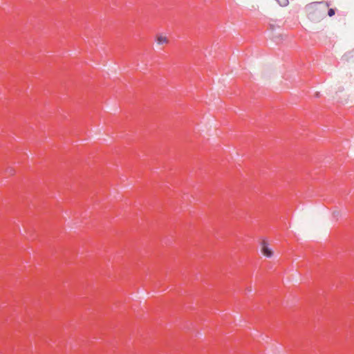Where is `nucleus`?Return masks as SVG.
I'll use <instances>...</instances> for the list:
<instances>
[{
	"mask_svg": "<svg viewBox=\"0 0 354 354\" xmlns=\"http://www.w3.org/2000/svg\"><path fill=\"white\" fill-rule=\"evenodd\" d=\"M281 6H288L289 1L288 0H275Z\"/></svg>",
	"mask_w": 354,
	"mask_h": 354,
	"instance_id": "39448f33",
	"label": "nucleus"
},
{
	"mask_svg": "<svg viewBox=\"0 0 354 354\" xmlns=\"http://www.w3.org/2000/svg\"><path fill=\"white\" fill-rule=\"evenodd\" d=\"M156 44L159 46L167 45L169 44V38L162 34H158L156 36Z\"/></svg>",
	"mask_w": 354,
	"mask_h": 354,
	"instance_id": "7ed1b4c3",
	"label": "nucleus"
},
{
	"mask_svg": "<svg viewBox=\"0 0 354 354\" xmlns=\"http://www.w3.org/2000/svg\"><path fill=\"white\" fill-rule=\"evenodd\" d=\"M327 11H328V15L329 17H332V16H333L335 15V10L333 8H328Z\"/></svg>",
	"mask_w": 354,
	"mask_h": 354,
	"instance_id": "0eeeda50",
	"label": "nucleus"
},
{
	"mask_svg": "<svg viewBox=\"0 0 354 354\" xmlns=\"http://www.w3.org/2000/svg\"><path fill=\"white\" fill-rule=\"evenodd\" d=\"M353 79L352 75L349 73H346L340 77V80L337 84V92H343L345 90H348L352 87Z\"/></svg>",
	"mask_w": 354,
	"mask_h": 354,
	"instance_id": "f03ea898",
	"label": "nucleus"
},
{
	"mask_svg": "<svg viewBox=\"0 0 354 354\" xmlns=\"http://www.w3.org/2000/svg\"><path fill=\"white\" fill-rule=\"evenodd\" d=\"M329 5L326 2H314L306 7L308 18L313 22H319L325 16Z\"/></svg>",
	"mask_w": 354,
	"mask_h": 354,
	"instance_id": "f257e3e1",
	"label": "nucleus"
},
{
	"mask_svg": "<svg viewBox=\"0 0 354 354\" xmlns=\"http://www.w3.org/2000/svg\"><path fill=\"white\" fill-rule=\"evenodd\" d=\"M261 252L267 257H270L272 255L271 249L269 248L268 243L265 241L261 243Z\"/></svg>",
	"mask_w": 354,
	"mask_h": 354,
	"instance_id": "20e7f679",
	"label": "nucleus"
},
{
	"mask_svg": "<svg viewBox=\"0 0 354 354\" xmlns=\"http://www.w3.org/2000/svg\"><path fill=\"white\" fill-rule=\"evenodd\" d=\"M347 58L354 62V50L347 54Z\"/></svg>",
	"mask_w": 354,
	"mask_h": 354,
	"instance_id": "423d86ee",
	"label": "nucleus"
}]
</instances>
